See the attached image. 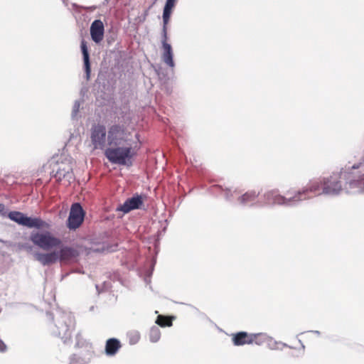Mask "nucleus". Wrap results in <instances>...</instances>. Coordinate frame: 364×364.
<instances>
[{
  "instance_id": "1",
  "label": "nucleus",
  "mask_w": 364,
  "mask_h": 364,
  "mask_svg": "<svg viewBox=\"0 0 364 364\" xmlns=\"http://www.w3.org/2000/svg\"><path fill=\"white\" fill-rule=\"evenodd\" d=\"M31 241L43 250H50L60 247L59 251L53 250L47 253L37 252L34 255L35 259L41 264L50 265L60 262L61 264H68L73 261L79 255L77 250L68 246H62L60 238L55 237L50 232H33L30 235Z\"/></svg>"
},
{
  "instance_id": "2",
  "label": "nucleus",
  "mask_w": 364,
  "mask_h": 364,
  "mask_svg": "<svg viewBox=\"0 0 364 364\" xmlns=\"http://www.w3.org/2000/svg\"><path fill=\"white\" fill-rule=\"evenodd\" d=\"M177 0H166L163 12V38H162V46H163V61L169 67L173 68L175 64L173 59V51L170 44L167 43V25L169 22L172 11L175 7Z\"/></svg>"
},
{
  "instance_id": "3",
  "label": "nucleus",
  "mask_w": 364,
  "mask_h": 364,
  "mask_svg": "<svg viewBox=\"0 0 364 364\" xmlns=\"http://www.w3.org/2000/svg\"><path fill=\"white\" fill-rule=\"evenodd\" d=\"M132 151L131 145L112 146L105 150V155L112 164L125 165L127 164V161L133 156Z\"/></svg>"
},
{
  "instance_id": "4",
  "label": "nucleus",
  "mask_w": 364,
  "mask_h": 364,
  "mask_svg": "<svg viewBox=\"0 0 364 364\" xmlns=\"http://www.w3.org/2000/svg\"><path fill=\"white\" fill-rule=\"evenodd\" d=\"M129 133L124 125L114 124L108 130L107 142L109 146L124 145L128 139Z\"/></svg>"
},
{
  "instance_id": "5",
  "label": "nucleus",
  "mask_w": 364,
  "mask_h": 364,
  "mask_svg": "<svg viewBox=\"0 0 364 364\" xmlns=\"http://www.w3.org/2000/svg\"><path fill=\"white\" fill-rule=\"evenodd\" d=\"M8 217L11 220L19 225L32 228H43L48 226V223L39 218L27 217L23 213L18 211H11L9 213Z\"/></svg>"
},
{
  "instance_id": "6",
  "label": "nucleus",
  "mask_w": 364,
  "mask_h": 364,
  "mask_svg": "<svg viewBox=\"0 0 364 364\" xmlns=\"http://www.w3.org/2000/svg\"><path fill=\"white\" fill-rule=\"evenodd\" d=\"M323 179L314 180L306 187L295 193L293 200L299 201L322 193Z\"/></svg>"
},
{
  "instance_id": "7",
  "label": "nucleus",
  "mask_w": 364,
  "mask_h": 364,
  "mask_svg": "<svg viewBox=\"0 0 364 364\" xmlns=\"http://www.w3.org/2000/svg\"><path fill=\"white\" fill-rule=\"evenodd\" d=\"M85 212L80 203H73L71 206L68 219V228L75 230L79 228L84 220Z\"/></svg>"
},
{
  "instance_id": "8",
  "label": "nucleus",
  "mask_w": 364,
  "mask_h": 364,
  "mask_svg": "<svg viewBox=\"0 0 364 364\" xmlns=\"http://www.w3.org/2000/svg\"><path fill=\"white\" fill-rule=\"evenodd\" d=\"M91 142L95 149H103L106 143V128L102 124H95L91 128Z\"/></svg>"
},
{
  "instance_id": "9",
  "label": "nucleus",
  "mask_w": 364,
  "mask_h": 364,
  "mask_svg": "<svg viewBox=\"0 0 364 364\" xmlns=\"http://www.w3.org/2000/svg\"><path fill=\"white\" fill-rule=\"evenodd\" d=\"M75 321L70 316L65 318L63 321L60 323L58 328V336L64 342L70 341L75 328Z\"/></svg>"
},
{
  "instance_id": "10",
  "label": "nucleus",
  "mask_w": 364,
  "mask_h": 364,
  "mask_svg": "<svg viewBox=\"0 0 364 364\" xmlns=\"http://www.w3.org/2000/svg\"><path fill=\"white\" fill-rule=\"evenodd\" d=\"M145 199L144 195L135 194L132 198H127L118 209L127 213L132 210L141 208Z\"/></svg>"
},
{
  "instance_id": "11",
  "label": "nucleus",
  "mask_w": 364,
  "mask_h": 364,
  "mask_svg": "<svg viewBox=\"0 0 364 364\" xmlns=\"http://www.w3.org/2000/svg\"><path fill=\"white\" fill-rule=\"evenodd\" d=\"M341 190V182L336 178L330 176L323 178L322 193L323 194H337Z\"/></svg>"
},
{
  "instance_id": "12",
  "label": "nucleus",
  "mask_w": 364,
  "mask_h": 364,
  "mask_svg": "<svg viewBox=\"0 0 364 364\" xmlns=\"http://www.w3.org/2000/svg\"><path fill=\"white\" fill-rule=\"evenodd\" d=\"M105 26L101 20H95L90 26V36L92 40L100 43L104 38Z\"/></svg>"
},
{
  "instance_id": "13",
  "label": "nucleus",
  "mask_w": 364,
  "mask_h": 364,
  "mask_svg": "<svg viewBox=\"0 0 364 364\" xmlns=\"http://www.w3.org/2000/svg\"><path fill=\"white\" fill-rule=\"evenodd\" d=\"M294 196V194L292 196H290L289 198H287L284 196L277 194L275 191H269L264 195L267 199V203L268 204L278 205L287 204L290 201H294L292 199Z\"/></svg>"
},
{
  "instance_id": "14",
  "label": "nucleus",
  "mask_w": 364,
  "mask_h": 364,
  "mask_svg": "<svg viewBox=\"0 0 364 364\" xmlns=\"http://www.w3.org/2000/svg\"><path fill=\"white\" fill-rule=\"evenodd\" d=\"M54 176L59 181L66 179L68 182H70L71 180L74 179L72 168L69 164L60 166Z\"/></svg>"
},
{
  "instance_id": "15",
  "label": "nucleus",
  "mask_w": 364,
  "mask_h": 364,
  "mask_svg": "<svg viewBox=\"0 0 364 364\" xmlns=\"http://www.w3.org/2000/svg\"><path fill=\"white\" fill-rule=\"evenodd\" d=\"M251 333L245 331H240L232 335V341L235 346H243L245 344H251Z\"/></svg>"
},
{
  "instance_id": "16",
  "label": "nucleus",
  "mask_w": 364,
  "mask_h": 364,
  "mask_svg": "<svg viewBox=\"0 0 364 364\" xmlns=\"http://www.w3.org/2000/svg\"><path fill=\"white\" fill-rule=\"evenodd\" d=\"M120 341L117 338H109L106 341L105 353L107 355L113 356L121 348Z\"/></svg>"
},
{
  "instance_id": "17",
  "label": "nucleus",
  "mask_w": 364,
  "mask_h": 364,
  "mask_svg": "<svg viewBox=\"0 0 364 364\" xmlns=\"http://www.w3.org/2000/svg\"><path fill=\"white\" fill-rule=\"evenodd\" d=\"M80 47H81V50H82V55H83L84 67H85V73H86V78H87V80H89L90 76V73H91V68H90L88 49H87V43L85 41H82L81 42Z\"/></svg>"
},
{
  "instance_id": "18",
  "label": "nucleus",
  "mask_w": 364,
  "mask_h": 364,
  "mask_svg": "<svg viewBox=\"0 0 364 364\" xmlns=\"http://www.w3.org/2000/svg\"><path fill=\"white\" fill-rule=\"evenodd\" d=\"M259 193L255 191H247L238 198L239 202L242 205H247L254 202L258 197Z\"/></svg>"
},
{
  "instance_id": "19",
  "label": "nucleus",
  "mask_w": 364,
  "mask_h": 364,
  "mask_svg": "<svg viewBox=\"0 0 364 364\" xmlns=\"http://www.w3.org/2000/svg\"><path fill=\"white\" fill-rule=\"evenodd\" d=\"M173 316L159 315L156 320V323L161 327H170L173 324Z\"/></svg>"
},
{
  "instance_id": "20",
  "label": "nucleus",
  "mask_w": 364,
  "mask_h": 364,
  "mask_svg": "<svg viewBox=\"0 0 364 364\" xmlns=\"http://www.w3.org/2000/svg\"><path fill=\"white\" fill-rule=\"evenodd\" d=\"M251 344L255 343L257 345H262L267 340V336L264 333H251Z\"/></svg>"
},
{
  "instance_id": "21",
  "label": "nucleus",
  "mask_w": 364,
  "mask_h": 364,
  "mask_svg": "<svg viewBox=\"0 0 364 364\" xmlns=\"http://www.w3.org/2000/svg\"><path fill=\"white\" fill-rule=\"evenodd\" d=\"M75 346L77 348H83V347L91 348V345L88 342H87V341L83 338L82 334L80 333L76 335Z\"/></svg>"
},
{
  "instance_id": "22",
  "label": "nucleus",
  "mask_w": 364,
  "mask_h": 364,
  "mask_svg": "<svg viewBox=\"0 0 364 364\" xmlns=\"http://www.w3.org/2000/svg\"><path fill=\"white\" fill-rule=\"evenodd\" d=\"M161 333L158 328L154 327L151 329L149 337L151 341L156 342L160 338Z\"/></svg>"
},
{
  "instance_id": "23",
  "label": "nucleus",
  "mask_w": 364,
  "mask_h": 364,
  "mask_svg": "<svg viewBox=\"0 0 364 364\" xmlns=\"http://www.w3.org/2000/svg\"><path fill=\"white\" fill-rule=\"evenodd\" d=\"M70 364H82V362L79 360V358H77L76 355H73L70 361Z\"/></svg>"
},
{
  "instance_id": "24",
  "label": "nucleus",
  "mask_w": 364,
  "mask_h": 364,
  "mask_svg": "<svg viewBox=\"0 0 364 364\" xmlns=\"http://www.w3.org/2000/svg\"><path fill=\"white\" fill-rule=\"evenodd\" d=\"M6 349H7L6 345L4 343V342L1 339H0V352L4 353L6 350Z\"/></svg>"
},
{
  "instance_id": "25",
  "label": "nucleus",
  "mask_w": 364,
  "mask_h": 364,
  "mask_svg": "<svg viewBox=\"0 0 364 364\" xmlns=\"http://www.w3.org/2000/svg\"><path fill=\"white\" fill-rule=\"evenodd\" d=\"M5 206L4 204L0 203V214H4Z\"/></svg>"
},
{
  "instance_id": "26",
  "label": "nucleus",
  "mask_w": 364,
  "mask_h": 364,
  "mask_svg": "<svg viewBox=\"0 0 364 364\" xmlns=\"http://www.w3.org/2000/svg\"><path fill=\"white\" fill-rule=\"evenodd\" d=\"M21 247L25 248V249H31V247H27L26 245H22Z\"/></svg>"
},
{
  "instance_id": "27",
  "label": "nucleus",
  "mask_w": 364,
  "mask_h": 364,
  "mask_svg": "<svg viewBox=\"0 0 364 364\" xmlns=\"http://www.w3.org/2000/svg\"><path fill=\"white\" fill-rule=\"evenodd\" d=\"M291 194H292V193H290V191H288V192L287 193V196H289V195H291Z\"/></svg>"
}]
</instances>
